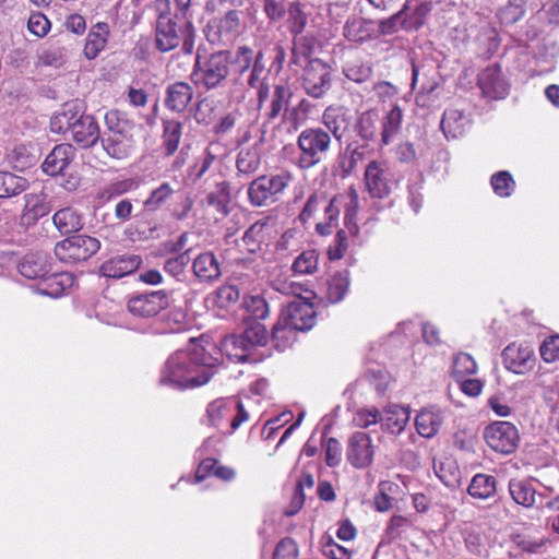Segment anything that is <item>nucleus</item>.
<instances>
[{"mask_svg": "<svg viewBox=\"0 0 559 559\" xmlns=\"http://www.w3.org/2000/svg\"><path fill=\"white\" fill-rule=\"evenodd\" d=\"M215 344L203 337L186 350L171 354L160 368L158 384L174 390H191L206 384L218 365Z\"/></svg>", "mask_w": 559, "mask_h": 559, "instance_id": "f257e3e1", "label": "nucleus"}, {"mask_svg": "<svg viewBox=\"0 0 559 559\" xmlns=\"http://www.w3.org/2000/svg\"><path fill=\"white\" fill-rule=\"evenodd\" d=\"M52 133H70L82 147L93 146L99 139V127L91 115H85L78 103H67L50 119Z\"/></svg>", "mask_w": 559, "mask_h": 559, "instance_id": "f03ea898", "label": "nucleus"}, {"mask_svg": "<svg viewBox=\"0 0 559 559\" xmlns=\"http://www.w3.org/2000/svg\"><path fill=\"white\" fill-rule=\"evenodd\" d=\"M402 120V109L400 106L394 105L383 119H380L378 111L373 109L361 112L356 120L354 129L357 136L365 143L374 141L378 134H380L382 145H388L400 131Z\"/></svg>", "mask_w": 559, "mask_h": 559, "instance_id": "7ed1b4c3", "label": "nucleus"}, {"mask_svg": "<svg viewBox=\"0 0 559 559\" xmlns=\"http://www.w3.org/2000/svg\"><path fill=\"white\" fill-rule=\"evenodd\" d=\"M332 146V138L321 127H308L297 136L299 155L296 165L301 170H308L320 163L329 154Z\"/></svg>", "mask_w": 559, "mask_h": 559, "instance_id": "20e7f679", "label": "nucleus"}, {"mask_svg": "<svg viewBox=\"0 0 559 559\" xmlns=\"http://www.w3.org/2000/svg\"><path fill=\"white\" fill-rule=\"evenodd\" d=\"M293 178V174L288 170L259 176L251 181L248 188L251 205L262 207L274 204L292 183Z\"/></svg>", "mask_w": 559, "mask_h": 559, "instance_id": "39448f33", "label": "nucleus"}, {"mask_svg": "<svg viewBox=\"0 0 559 559\" xmlns=\"http://www.w3.org/2000/svg\"><path fill=\"white\" fill-rule=\"evenodd\" d=\"M229 74V53L219 51L213 53L204 67L194 66L191 79L195 85L203 86L206 91L222 86Z\"/></svg>", "mask_w": 559, "mask_h": 559, "instance_id": "423d86ee", "label": "nucleus"}, {"mask_svg": "<svg viewBox=\"0 0 559 559\" xmlns=\"http://www.w3.org/2000/svg\"><path fill=\"white\" fill-rule=\"evenodd\" d=\"M100 248L98 239L86 236L75 235L68 237L55 246V255L63 263H79L86 261L94 255Z\"/></svg>", "mask_w": 559, "mask_h": 559, "instance_id": "0eeeda50", "label": "nucleus"}, {"mask_svg": "<svg viewBox=\"0 0 559 559\" xmlns=\"http://www.w3.org/2000/svg\"><path fill=\"white\" fill-rule=\"evenodd\" d=\"M430 10L431 5L428 2H423L415 8H411L408 3H405L396 14L381 22V32L384 34L400 31L416 32L424 24Z\"/></svg>", "mask_w": 559, "mask_h": 559, "instance_id": "6e6552de", "label": "nucleus"}, {"mask_svg": "<svg viewBox=\"0 0 559 559\" xmlns=\"http://www.w3.org/2000/svg\"><path fill=\"white\" fill-rule=\"evenodd\" d=\"M487 445L497 453L511 454L519 447L520 433L518 428L509 421H495L484 430Z\"/></svg>", "mask_w": 559, "mask_h": 559, "instance_id": "1a4fd4ad", "label": "nucleus"}, {"mask_svg": "<svg viewBox=\"0 0 559 559\" xmlns=\"http://www.w3.org/2000/svg\"><path fill=\"white\" fill-rule=\"evenodd\" d=\"M301 86L310 97H323L332 86L331 68L319 59L309 60L302 72Z\"/></svg>", "mask_w": 559, "mask_h": 559, "instance_id": "9d476101", "label": "nucleus"}, {"mask_svg": "<svg viewBox=\"0 0 559 559\" xmlns=\"http://www.w3.org/2000/svg\"><path fill=\"white\" fill-rule=\"evenodd\" d=\"M169 306V294L166 290H154L131 297L127 308L138 318L150 319L156 317Z\"/></svg>", "mask_w": 559, "mask_h": 559, "instance_id": "9b49d317", "label": "nucleus"}, {"mask_svg": "<svg viewBox=\"0 0 559 559\" xmlns=\"http://www.w3.org/2000/svg\"><path fill=\"white\" fill-rule=\"evenodd\" d=\"M316 310L312 304L294 299L282 309L280 318L300 332L310 330L316 324Z\"/></svg>", "mask_w": 559, "mask_h": 559, "instance_id": "f8f14e48", "label": "nucleus"}, {"mask_svg": "<svg viewBox=\"0 0 559 559\" xmlns=\"http://www.w3.org/2000/svg\"><path fill=\"white\" fill-rule=\"evenodd\" d=\"M506 367L518 374L531 371L535 366L533 347L527 343H512L503 349Z\"/></svg>", "mask_w": 559, "mask_h": 559, "instance_id": "ddd939ff", "label": "nucleus"}, {"mask_svg": "<svg viewBox=\"0 0 559 559\" xmlns=\"http://www.w3.org/2000/svg\"><path fill=\"white\" fill-rule=\"evenodd\" d=\"M373 454L372 440L368 433L357 431L349 438L347 460L354 467H368L372 463Z\"/></svg>", "mask_w": 559, "mask_h": 559, "instance_id": "4468645a", "label": "nucleus"}, {"mask_svg": "<svg viewBox=\"0 0 559 559\" xmlns=\"http://www.w3.org/2000/svg\"><path fill=\"white\" fill-rule=\"evenodd\" d=\"M365 182L372 198L382 199L391 192L389 168L378 160L368 163L365 169Z\"/></svg>", "mask_w": 559, "mask_h": 559, "instance_id": "2eb2a0df", "label": "nucleus"}, {"mask_svg": "<svg viewBox=\"0 0 559 559\" xmlns=\"http://www.w3.org/2000/svg\"><path fill=\"white\" fill-rule=\"evenodd\" d=\"M478 84L483 94L488 98H503L508 94V84L502 76L499 64L487 67L478 75Z\"/></svg>", "mask_w": 559, "mask_h": 559, "instance_id": "dca6fc26", "label": "nucleus"}, {"mask_svg": "<svg viewBox=\"0 0 559 559\" xmlns=\"http://www.w3.org/2000/svg\"><path fill=\"white\" fill-rule=\"evenodd\" d=\"M24 204L20 213V224L22 226H32L50 212V206L46 202L44 193L24 194Z\"/></svg>", "mask_w": 559, "mask_h": 559, "instance_id": "f3484780", "label": "nucleus"}, {"mask_svg": "<svg viewBox=\"0 0 559 559\" xmlns=\"http://www.w3.org/2000/svg\"><path fill=\"white\" fill-rule=\"evenodd\" d=\"M141 263L142 259L139 255H119L104 262L99 272L105 277L121 278L136 271Z\"/></svg>", "mask_w": 559, "mask_h": 559, "instance_id": "a211bd4d", "label": "nucleus"}, {"mask_svg": "<svg viewBox=\"0 0 559 559\" xmlns=\"http://www.w3.org/2000/svg\"><path fill=\"white\" fill-rule=\"evenodd\" d=\"M192 271L201 282L212 283L221 277V263L212 251L198 254L192 262Z\"/></svg>", "mask_w": 559, "mask_h": 559, "instance_id": "6ab92c4d", "label": "nucleus"}, {"mask_svg": "<svg viewBox=\"0 0 559 559\" xmlns=\"http://www.w3.org/2000/svg\"><path fill=\"white\" fill-rule=\"evenodd\" d=\"M74 155V147L70 144H59L48 154L41 168L49 176L61 174L71 163Z\"/></svg>", "mask_w": 559, "mask_h": 559, "instance_id": "aec40b11", "label": "nucleus"}, {"mask_svg": "<svg viewBox=\"0 0 559 559\" xmlns=\"http://www.w3.org/2000/svg\"><path fill=\"white\" fill-rule=\"evenodd\" d=\"M193 88L186 82H175L166 88L165 106L174 112H182L193 98Z\"/></svg>", "mask_w": 559, "mask_h": 559, "instance_id": "412c9836", "label": "nucleus"}, {"mask_svg": "<svg viewBox=\"0 0 559 559\" xmlns=\"http://www.w3.org/2000/svg\"><path fill=\"white\" fill-rule=\"evenodd\" d=\"M469 121V117L462 109L450 107L443 112L441 129L448 139H457L465 134Z\"/></svg>", "mask_w": 559, "mask_h": 559, "instance_id": "4be33fe9", "label": "nucleus"}, {"mask_svg": "<svg viewBox=\"0 0 559 559\" xmlns=\"http://www.w3.org/2000/svg\"><path fill=\"white\" fill-rule=\"evenodd\" d=\"M321 121L331 138L341 141L349 124V117L342 108L330 106L323 111Z\"/></svg>", "mask_w": 559, "mask_h": 559, "instance_id": "5701e85b", "label": "nucleus"}, {"mask_svg": "<svg viewBox=\"0 0 559 559\" xmlns=\"http://www.w3.org/2000/svg\"><path fill=\"white\" fill-rule=\"evenodd\" d=\"M102 144L106 153L117 159L130 156L133 150V139L128 133H105Z\"/></svg>", "mask_w": 559, "mask_h": 559, "instance_id": "b1692460", "label": "nucleus"}, {"mask_svg": "<svg viewBox=\"0 0 559 559\" xmlns=\"http://www.w3.org/2000/svg\"><path fill=\"white\" fill-rule=\"evenodd\" d=\"M443 419L441 409L436 407L424 408L415 419L417 432L424 438H432L441 428Z\"/></svg>", "mask_w": 559, "mask_h": 559, "instance_id": "393cba45", "label": "nucleus"}, {"mask_svg": "<svg viewBox=\"0 0 559 559\" xmlns=\"http://www.w3.org/2000/svg\"><path fill=\"white\" fill-rule=\"evenodd\" d=\"M409 420V412L405 407L391 405L380 413V425L391 433L402 432Z\"/></svg>", "mask_w": 559, "mask_h": 559, "instance_id": "a878e982", "label": "nucleus"}, {"mask_svg": "<svg viewBox=\"0 0 559 559\" xmlns=\"http://www.w3.org/2000/svg\"><path fill=\"white\" fill-rule=\"evenodd\" d=\"M350 285V276L347 270L336 272L326 282L325 298L331 304H337L344 299Z\"/></svg>", "mask_w": 559, "mask_h": 559, "instance_id": "bb28decb", "label": "nucleus"}, {"mask_svg": "<svg viewBox=\"0 0 559 559\" xmlns=\"http://www.w3.org/2000/svg\"><path fill=\"white\" fill-rule=\"evenodd\" d=\"M509 492L513 501L524 508L534 506L537 493L531 480L527 479H511L509 481Z\"/></svg>", "mask_w": 559, "mask_h": 559, "instance_id": "cd10ccee", "label": "nucleus"}, {"mask_svg": "<svg viewBox=\"0 0 559 559\" xmlns=\"http://www.w3.org/2000/svg\"><path fill=\"white\" fill-rule=\"evenodd\" d=\"M29 182L26 178L10 171H0V199H11L26 191Z\"/></svg>", "mask_w": 559, "mask_h": 559, "instance_id": "c85d7f7f", "label": "nucleus"}, {"mask_svg": "<svg viewBox=\"0 0 559 559\" xmlns=\"http://www.w3.org/2000/svg\"><path fill=\"white\" fill-rule=\"evenodd\" d=\"M217 350L218 355L216 356L218 358L224 354L234 361H245L247 353L250 352L241 334L226 336Z\"/></svg>", "mask_w": 559, "mask_h": 559, "instance_id": "c756f323", "label": "nucleus"}, {"mask_svg": "<svg viewBox=\"0 0 559 559\" xmlns=\"http://www.w3.org/2000/svg\"><path fill=\"white\" fill-rule=\"evenodd\" d=\"M55 226L62 234L78 231L83 227L81 215L71 207L57 211L52 217Z\"/></svg>", "mask_w": 559, "mask_h": 559, "instance_id": "7c9ffc66", "label": "nucleus"}, {"mask_svg": "<svg viewBox=\"0 0 559 559\" xmlns=\"http://www.w3.org/2000/svg\"><path fill=\"white\" fill-rule=\"evenodd\" d=\"M206 203L222 217L229 213L230 187L227 181L216 185V189L206 195Z\"/></svg>", "mask_w": 559, "mask_h": 559, "instance_id": "2f4dec72", "label": "nucleus"}, {"mask_svg": "<svg viewBox=\"0 0 559 559\" xmlns=\"http://www.w3.org/2000/svg\"><path fill=\"white\" fill-rule=\"evenodd\" d=\"M467 491L475 499H488L496 493V478L487 474H476L472 478Z\"/></svg>", "mask_w": 559, "mask_h": 559, "instance_id": "473e14b6", "label": "nucleus"}, {"mask_svg": "<svg viewBox=\"0 0 559 559\" xmlns=\"http://www.w3.org/2000/svg\"><path fill=\"white\" fill-rule=\"evenodd\" d=\"M237 169L240 174L252 175L261 166V154L257 145L241 148L237 155Z\"/></svg>", "mask_w": 559, "mask_h": 559, "instance_id": "72a5a7b5", "label": "nucleus"}, {"mask_svg": "<svg viewBox=\"0 0 559 559\" xmlns=\"http://www.w3.org/2000/svg\"><path fill=\"white\" fill-rule=\"evenodd\" d=\"M293 96V92L287 85H276L274 87L270 109L266 112V117L270 120L276 119L283 111L287 110L289 100Z\"/></svg>", "mask_w": 559, "mask_h": 559, "instance_id": "f704fd0d", "label": "nucleus"}, {"mask_svg": "<svg viewBox=\"0 0 559 559\" xmlns=\"http://www.w3.org/2000/svg\"><path fill=\"white\" fill-rule=\"evenodd\" d=\"M163 128V150L166 156H170L178 150L182 124L177 120H165Z\"/></svg>", "mask_w": 559, "mask_h": 559, "instance_id": "c9c22d12", "label": "nucleus"}, {"mask_svg": "<svg viewBox=\"0 0 559 559\" xmlns=\"http://www.w3.org/2000/svg\"><path fill=\"white\" fill-rule=\"evenodd\" d=\"M364 159L361 146L352 147L349 144L344 152L337 156V167L342 178L348 177L356 168L357 164Z\"/></svg>", "mask_w": 559, "mask_h": 559, "instance_id": "e433bc0d", "label": "nucleus"}, {"mask_svg": "<svg viewBox=\"0 0 559 559\" xmlns=\"http://www.w3.org/2000/svg\"><path fill=\"white\" fill-rule=\"evenodd\" d=\"M266 227V223L262 221H258L253 223L242 236V242L246 246V249L250 253H257L262 250V245L265 242V233L264 229Z\"/></svg>", "mask_w": 559, "mask_h": 559, "instance_id": "4c0bfd02", "label": "nucleus"}, {"mask_svg": "<svg viewBox=\"0 0 559 559\" xmlns=\"http://www.w3.org/2000/svg\"><path fill=\"white\" fill-rule=\"evenodd\" d=\"M297 332L300 331L293 328V325L288 324L287 322H283V320L278 318V321L272 329V338L275 343V346L280 349L287 348L296 341Z\"/></svg>", "mask_w": 559, "mask_h": 559, "instance_id": "58836bf2", "label": "nucleus"}, {"mask_svg": "<svg viewBox=\"0 0 559 559\" xmlns=\"http://www.w3.org/2000/svg\"><path fill=\"white\" fill-rule=\"evenodd\" d=\"M72 284V277L70 274H52L47 277L39 288L40 294L57 298L63 294L67 287Z\"/></svg>", "mask_w": 559, "mask_h": 559, "instance_id": "ea45409f", "label": "nucleus"}, {"mask_svg": "<svg viewBox=\"0 0 559 559\" xmlns=\"http://www.w3.org/2000/svg\"><path fill=\"white\" fill-rule=\"evenodd\" d=\"M231 412V404L225 400L213 401L209 404L206 409V423L209 426L218 428Z\"/></svg>", "mask_w": 559, "mask_h": 559, "instance_id": "a19ab883", "label": "nucleus"}, {"mask_svg": "<svg viewBox=\"0 0 559 559\" xmlns=\"http://www.w3.org/2000/svg\"><path fill=\"white\" fill-rule=\"evenodd\" d=\"M318 263L319 253L316 250H306L295 259L292 270L299 275H309L318 270Z\"/></svg>", "mask_w": 559, "mask_h": 559, "instance_id": "79ce46f5", "label": "nucleus"}, {"mask_svg": "<svg viewBox=\"0 0 559 559\" xmlns=\"http://www.w3.org/2000/svg\"><path fill=\"white\" fill-rule=\"evenodd\" d=\"M437 477L450 488H454L460 483V471L453 461L438 462L433 464Z\"/></svg>", "mask_w": 559, "mask_h": 559, "instance_id": "37998d69", "label": "nucleus"}, {"mask_svg": "<svg viewBox=\"0 0 559 559\" xmlns=\"http://www.w3.org/2000/svg\"><path fill=\"white\" fill-rule=\"evenodd\" d=\"M346 198L348 201L345 204V225L350 234L356 235L358 233V226L355 218L359 209V197L357 190L354 187H349Z\"/></svg>", "mask_w": 559, "mask_h": 559, "instance_id": "c03bdc74", "label": "nucleus"}, {"mask_svg": "<svg viewBox=\"0 0 559 559\" xmlns=\"http://www.w3.org/2000/svg\"><path fill=\"white\" fill-rule=\"evenodd\" d=\"M241 335L249 350L255 346H263L267 342V331L265 326L259 322H253L248 325Z\"/></svg>", "mask_w": 559, "mask_h": 559, "instance_id": "a18cd8bd", "label": "nucleus"}, {"mask_svg": "<svg viewBox=\"0 0 559 559\" xmlns=\"http://www.w3.org/2000/svg\"><path fill=\"white\" fill-rule=\"evenodd\" d=\"M490 183L495 193L501 198L510 197L515 188V181L511 174L506 170L493 174Z\"/></svg>", "mask_w": 559, "mask_h": 559, "instance_id": "49530a36", "label": "nucleus"}, {"mask_svg": "<svg viewBox=\"0 0 559 559\" xmlns=\"http://www.w3.org/2000/svg\"><path fill=\"white\" fill-rule=\"evenodd\" d=\"M174 193L173 187L168 182L162 183L154 189L150 197L144 201V207L147 211H157Z\"/></svg>", "mask_w": 559, "mask_h": 559, "instance_id": "de8ad7c7", "label": "nucleus"}, {"mask_svg": "<svg viewBox=\"0 0 559 559\" xmlns=\"http://www.w3.org/2000/svg\"><path fill=\"white\" fill-rule=\"evenodd\" d=\"M476 370V361L471 355L461 353L454 358L452 372L456 380L474 374Z\"/></svg>", "mask_w": 559, "mask_h": 559, "instance_id": "09e8293b", "label": "nucleus"}, {"mask_svg": "<svg viewBox=\"0 0 559 559\" xmlns=\"http://www.w3.org/2000/svg\"><path fill=\"white\" fill-rule=\"evenodd\" d=\"M105 124L108 130L107 133H128L131 128L129 120L118 110H109L106 112Z\"/></svg>", "mask_w": 559, "mask_h": 559, "instance_id": "8fccbe9b", "label": "nucleus"}, {"mask_svg": "<svg viewBox=\"0 0 559 559\" xmlns=\"http://www.w3.org/2000/svg\"><path fill=\"white\" fill-rule=\"evenodd\" d=\"M190 251L191 248H188V250H185L183 252L167 259L164 263L165 272L174 277L181 276L190 262Z\"/></svg>", "mask_w": 559, "mask_h": 559, "instance_id": "3c124183", "label": "nucleus"}, {"mask_svg": "<svg viewBox=\"0 0 559 559\" xmlns=\"http://www.w3.org/2000/svg\"><path fill=\"white\" fill-rule=\"evenodd\" d=\"M380 413L377 407L359 408L353 416V424L360 429H366L380 423Z\"/></svg>", "mask_w": 559, "mask_h": 559, "instance_id": "603ef678", "label": "nucleus"}, {"mask_svg": "<svg viewBox=\"0 0 559 559\" xmlns=\"http://www.w3.org/2000/svg\"><path fill=\"white\" fill-rule=\"evenodd\" d=\"M317 44L314 37H294L293 58L298 62V57L310 58L316 53Z\"/></svg>", "mask_w": 559, "mask_h": 559, "instance_id": "864d4df0", "label": "nucleus"}, {"mask_svg": "<svg viewBox=\"0 0 559 559\" xmlns=\"http://www.w3.org/2000/svg\"><path fill=\"white\" fill-rule=\"evenodd\" d=\"M247 311L255 320H263L269 316V306L265 299L259 295L248 296L243 300Z\"/></svg>", "mask_w": 559, "mask_h": 559, "instance_id": "5fc2aeb1", "label": "nucleus"}, {"mask_svg": "<svg viewBox=\"0 0 559 559\" xmlns=\"http://www.w3.org/2000/svg\"><path fill=\"white\" fill-rule=\"evenodd\" d=\"M345 76L354 82H366L372 73L371 67L367 63H348L343 70Z\"/></svg>", "mask_w": 559, "mask_h": 559, "instance_id": "6e6d98bb", "label": "nucleus"}, {"mask_svg": "<svg viewBox=\"0 0 559 559\" xmlns=\"http://www.w3.org/2000/svg\"><path fill=\"white\" fill-rule=\"evenodd\" d=\"M326 202V197L324 193L313 192L309 195L301 213L299 214V219L306 224L308 223L313 214L319 210L320 205Z\"/></svg>", "mask_w": 559, "mask_h": 559, "instance_id": "4d7b16f0", "label": "nucleus"}, {"mask_svg": "<svg viewBox=\"0 0 559 559\" xmlns=\"http://www.w3.org/2000/svg\"><path fill=\"white\" fill-rule=\"evenodd\" d=\"M49 272L45 263H40L33 258H26L20 264V273L28 278L43 277Z\"/></svg>", "mask_w": 559, "mask_h": 559, "instance_id": "13d9d810", "label": "nucleus"}, {"mask_svg": "<svg viewBox=\"0 0 559 559\" xmlns=\"http://www.w3.org/2000/svg\"><path fill=\"white\" fill-rule=\"evenodd\" d=\"M8 160L14 169L23 170L32 165L33 157L24 146H16L8 154Z\"/></svg>", "mask_w": 559, "mask_h": 559, "instance_id": "bf43d9fd", "label": "nucleus"}, {"mask_svg": "<svg viewBox=\"0 0 559 559\" xmlns=\"http://www.w3.org/2000/svg\"><path fill=\"white\" fill-rule=\"evenodd\" d=\"M287 11L290 21V32L298 35L304 31L306 24V16L302 12L301 5L298 2H292Z\"/></svg>", "mask_w": 559, "mask_h": 559, "instance_id": "052dcab7", "label": "nucleus"}, {"mask_svg": "<svg viewBox=\"0 0 559 559\" xmlns=\"http://www.w3.org/2000/svg\"><path fill=\"white\" fill-rule=\"evenodd\" d=\"M348 242L345 230H338L334 237L333 243L328 249L330 260H340L347 251Z\"/></svg>", "mask_w": 559, "mask_h": 559, "instance_id": "680f3d73", "label": "nucleus"}, {"mask_svg": "<svg viewBox=\"0 0 559 559\" xmlns=\"http://www.w3.org/2000/svg\"><path fill=\"white\" fill-rule=\"evenodd\" d=\"M50 26L49 20L40 12L32 13L27 21V29L32 35H47Z\"/></svg>", "mask_w": 559, "mask_h": 559, "instance_id": "e2e57ef3", "label": "nucleus"}, {"mask_svg": "<svg viewBox=\"0 0 559 559\" xmlns=\"http://www.w3.org/2000/svg\"><path fill=\"white\" fill-rule=\"evenodd\" d=\"M240 292L235 285H223L216 290V302L225 308L238 301Z\"/></svg>", "mask_w": 559, "mask_h": 559, "instance_id": "0e129e2a", "label": "nucleus"}, {"mask_svg": "<svg viewBox=\"0 0 559 559\" xmlns=\"http://www.w3.org/2000/svg\"><path fill=\"white\" fill-rule=\"evenodd\" d=\"M411 526V521L403 515H393L386 526L385 535L389 540H394Z\"/></svg>", "mask_w": 559, "mask_h": 559, "instance_id": "69168bd1", "label": "nucleus"}, {"mask_svg": "<svg viewBox=\"0 0 559 559\" xmlns=\"http://www.w3.org/2000/svg\"><path fill=\"white\" fill-rule=\"evenodd\" d=\"M540 356L546 362H554L559 359V335L546 338L539 348Z\"/></svg>", "mask_w": 559, "mask_h": 559, "instance_id": "338daca9", "label": "nucleus"}, {"mask_svg": "<svg viewBox=\"0 0 559 559\" xmlns=\"http://www.w3.org/2000/svg\"><path fill=\"white\" fill-rule=\"evenodd\" d=\"M298 548L294 539L285 537L277 544L273 559H297Z\"/></svg>", "mask_w": 559, "mask_h": 559, "instance_id": "774afa93", "label": "nucleus"}]
</instances>
